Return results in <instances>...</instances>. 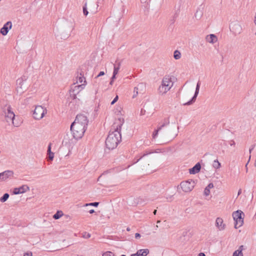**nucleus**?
Returning a JSON list of instances; mask_svg holds the SVG:
<instances>
[{
	"instance_id": "obj_1",
	"label": "nucleus",
	"mask_w": 256,
	"mask_h": 256,
	"mask_svg": "<svg viewBox=\"0 0 256 256\" xmlns=\"http://www.w3.org/2000/svg\"><path fill=\"white\" fill-rule=\"evenodd\" d=\"M115 129L114 131H110L106 140V145L109 150L116 148L121 140L120 129L118 126L114 125Z\"/></svg>"
},
{
	"instance_id": "obj_2",
	"label": "nucleus",
	"mask_w": 256,
	"mask_h": 256,
	"mask_svg": "<svg viewBox=\"0 0 256 256\" xmlns=\"http://www.w3.org/2000/svg\"><path fill=\"white\" fill-rule=\"evenodd\" d=\"M174 77L168 74L165 76L162 79L158 91L160 95H164L170 90L173 86Z\"/></svg>"
},
{
	"instance_id": "obj_3",
	"label": "nucleus",
	"mask_w": 256,
	"mask_h": 256,
	"mask_svg": "<svg viewBox=\"0 0 256 256\" xmlns=\"http://www.w3.org/2000/svg\"><path fill=\"white\" fill-rule=\"evenodd\" d=\"M2 116H4V120L7 123L9 124H12L13 126H16L14 122L15 114L10 104H6L2 108Z\"/></svg>"
},
{
	"instance_id": "obj_4",
	"label": "nucleus",
	"mask_w": 256,
	"mask_h": 256,
	"mask_svg": "<svg viewBox=\"0 0 256 256\" xmlns=\"http://www.w3.org/2000/svg\"><path fill=\"white\" fill-rule=\"evenodd\" d=\"M86 84V82L85 78L82 74H80L77 76L76 82L74 83V86L73 88V90L78 93L84 89Z\"/></svg>"
},
{
	"instance_id": "obj_5",
	"label": "nucleus",
	"mask_w": 256,
	"mask_h": 256,
	"mask_svg": "<svg viewBox=\"0 0 256 256\" xmlns=\"http://www.w3.org/2000/svg\"><path fill=\"white\" fill-rule=\"evenodd\" d=\"M88 123V120L86 116L83 114H78L76 116L74 121L72 124L86 130Z\"/></svg>"
},
{
	"instance_id": "obj_6",
	"label": "nucleus",
	"mask_w": 256,
	"mask_h": 256,
	"mask_svg": "<svg viewBox=\"0 0 256 256\" xmlns=\"http://www.w3.org/2000/svg\"><path fill=\"white\" fill-rule=\"evenodd\" d=\"M70 130L74 138L78 140L83 136L86 130L82 128L76 126L74 124H72L70 126Z\"/></svg>"
},
{
	"instance_id": "obj_7",
	"label": "nucleus",
	"mask_w": 256,
	"mask_h": 256,
	"mask_svg": "<svg viewBox=\"0 0 256 256\" xmlns=\"http://www.w3.org/2000/svg\"><path fill=\"white\" fill-rule=\"evenodd\" d=\"M124 112L122 108L120 106H118L114 110V113L117 115L118 118L114 125L118 126L120 128H121L124 122Z\"/></svg>"
},
{
	"instance_id": "obj_8",
	"label": "nucleus",
	"mask_w": 256,
	"mask_h": 256,
	"mask_svg": "<svg viewBox=\"0 0 256 256\" xmlns=\"http://www.w3.org/2000/svg\"><path fill=\"white\" fill-rule=\"evenodd\" d=\"M47 112L46 108L42 106H36L33 112V118L36 120H40L42 118Z\"/></svg>"
},
{
	"instance_id": "obj_9",
	"label": "nucleus",
	"mask_w": 256,
	"mask_h": 256,
	"mask_svg": "<svg viewBox=\"0 0 256 256\" xmlns=\"http://www.w3.org/2000/svg\"><path fill=\"white\" fill-rule=\"evenodd\" d=\"M152 156L148 154H144L136 161L134 162V163H136L139 161L142 162V170H147L148 166L150 165V162H152Z\"/></svg>"
},
{
	"instance_id": "obj_10",
	"label": "nucleus",
	"mask_w": 256,
	"mask_h": 256,
	"mask_svg": "<svg viewBox=\"0 0 256 256\" xmlns=\"http://www.w3.org/2000/svg\"><path fill=\"white\" fill-rule=\"evenodd\" d=\"M242 214H244V213L240 210H238L232 213V216L235 221L234 227L236 228L240 227L244 223Z\"/></svg>"
},
{
	"instance_id": "obj_11",
	"label": "nucleus",
	"mask_w": 256,
	"mask_h": 256,
	"mask_svg": "<svg viewBox=\"0 0 256 256\" xmlns=\"http://www.w3.org/2000/svg\"><path fill=\"white\" fill-rule=\"evenodd\" d=\"M195 182L192 180H188L183 181L180 183V187L182 190L185 192H191L195 186Z\"/></svg>"
},
{
	"instance_id": "obj_12",
	"label": "nucleus",
	"mask_w": 256,
	"mask_h": 256,
	"mask_svg": "<svg viewBox=\"0 0 256 256\" xmlns=\"http://www.w3.org/2000/svg\"><path fill=\"white\" fill-rule=\"evenodd\" d=\"M170 124L168 118L164 119L160 122L158 124L157 129L152 134V138L155 139L158 134V132L164 126H167Z\"/></svg>"
},
{
	"instance_id": "obj_13",
	"label": "nucleus",
	"mask_w": 256,
	"mask_h": 256,
	"mask_svg": "<svg viewBox=\"0 0 256 256\" xmlns=\"http://www.w3.org/2000/svg\"><path fill=\"white\" fill-rule=\"evenodd\" d=\"M17 84V91L20 94L22 93L27 88V86L26 84V78H20L16 80Z\"/></svg>"
},
{
	"instance_id": "obj_14",
	"label": "nucleus",
	"mask_w": 256,
	"mask_h": 256,
	"mask_svg": "<svg viewBox=\"0 0 256 256\" xmlns=\"http://www.w3.org/2000/svg\"><path fill=\"white\" fill-rule=\"evenodd\" d=\"M230 29L231 32L236 35L240 34L242 30L241 25L238 22L232 23Z\"/></svg>"
},
{
	"instance_id": "obj_15",
	"label": "nucleus",
	"mask_w": 256,
	"mask_h": 256,
	"mask_svg": "<svg viewBox=\"0 0 256 256\" xmlns=\"http://www.w3.org/2000/svg\"><path fill=\"white\" fill-rule=\"evenodd\" d=\"M215 226L220 231L224 230L226 228V224L224 222L223 219L220 217H218L216 218Z\"/></svg>"
},
{
	"instance_id": "obj_16",
	"label": "nucleus",
	"mask_w": 256,
	"mask_h": 256,
	"mask_svg": "<svg viewBox=\"0 0 256 256\" xmlns=\"http://www.w3.org/2000/svg\"><path fill=\"white\" fill-rule=\"evenodd\" d=\"M14 176V172L12 170H6L0 173V180L5 181L8 178H11Z\"/></svg>"
},
{
	"instance_id": "obj_17",
	"label": "nucleus",
	"mask_w": 256,
	"mask_h": 256,
	"mask_svg": "<svg viewBox=\"0 0 256 256\" xmlns=\"http://www.w3.org/2000/svg\"><path fill=\"white\" fill-rule=\"evenodd\" d=\"M30 190L29 187L26 185H23L19 188H16L14 189L13 194H23Z\"/></svg>"
},
{
	"instance_id": "obj_18",
	"label": "nucleus",
	"mask_w": 256,
	"mask_h": 256,
	"mask_svg": "<svg viewBox=\"0 0 256 256\" xmlns=\"http://www.w3.org/2000/svg\"><path fill=\"white\" fill-rule=\"evenodd\" d=\"M12 24L10 22H8L4 24L3 27L0 29V33L3 36H6L8 32V30L12 28Z\"/></svg>"
},
{
	"instance_id": "obj_19",
	"label": "nucleus",
	"mask_w": 256,
	"mask_h": 256,
	"mask_svg": "<svg viewBox=\"0 0 256 256\" xmlns=\"http://www.w3.org/2000/svg\"><path fill=\"white\" fill-rule=\"evenodd\" d=\"M200 84V82L198 81L196 84V91H195V93H194V96L192 98L190 101L184 104V105H190L196 100V98L198 94V92H199Z\"/></svg>"
},
{
	"instance_id": "obj_20",
	"label": "nucleus",
	"mask_w": 256,
	"mask_h": 256,
	"mask_svg": "<svg viewBox=\"0 0 256 256\" xmlns=\"http://www.w3.org/2000/svg\"><path fill=\"white\" fill-rule=\"evenodd\" d=\"M200 84V82L198 81L196 84V91H195V93H194V96L192 98L190 101L184 104V105H190L196 100V98L198 94V92H199Z\"/></svg>"
},
{
	"instance_id": "obj_21",
	"label": "nucleus",
	"mask_w": 256,
	"mask_h": 256,
	"mask_svg": "<svg viewBox=\"0 0 256 256\" xmlns=\"http://www.w3.org/2000/svg\"><path fill=\"white\" fill-rule=\"evenodd\" d=\"M206 40L210 44H214L218 41L216 36L214 34H210L206 36Z\"/></svg>"
},
{
	"instance_id": "obj_22",
	"label": "nucleus",
	"mask_w": 256,
	"mask_h": 256,
	"mask_svg": "<svg viewBox=\"0 0 256 256\" xmlns=\"http://www.w3.org/2000/svg\"><path fill=\"white\" fill-rule=\"evenodd\" d=\"M200 164L198 162L193 168L189 170V172L190 174H196L200 171Z\"/></svg>"
},
{
	"instance_id": "obj_23",
	"label": "nucleus",
	"mask_w": 256,
	"mask_h": 256,
	"mask_svg": "<svg viewBox=\"0 0 256 256\" xmlns=\"http://www.w3.org/2000/svg\"><path fill=\"white\" fill-rule=\"evenodd\" d=\"M98 4L94 2L90 4V10L91 13L94 14L98 12Z\"/></svg>"
},
{
	"instance_id": "obj_24",
	"label": "nucleus",
	"mask_w": 256,
	"mask_h": 256,
	"mask_svg": "<svg viewBox=\"0 0 256 256\" xmlns=\"http://www.w3.org/2000/svg\"><path fill=\"white\" fill-rule=\"evenodd\" d=\"M214 186V184L212 183H210L204 190V196H208L210 193V190Z\"/></svg>"
},
{
	"instance_id": "obj_25",
	"label": "nucleus",
	"mask_w": 256,
	"mask_h": 256,
	"mask_svg": "<svg viewBox=\"0 0 256 256\" xmlns=\"http://www.w3.org/2000/svg\"><path fill=\"white\" fill-rule=\"evenodd\" d=\"M74 26L72 24H71V25L70 26L69 29H68V32L66 34H64L63 33H62L60 34L61 38L66 39L67 38H68L70 36V34L71 32L74 30Z\"/></svg>"
},
{
	"instance_id": "obj_26",
	"label": "nucleus",
	"mask_w": 256,
	"mask_h": 256,
	"mask_svg": "<svg viewBox=\"0 0 256 256\" xmlns=\"http://www.w3.org/2000/svg\"><path fill=\"white\" fill-rule=\"evenodd\" d=\"M149 250L148 248L140 249L137 251L136 254L138 256H146L149 254Z\"/></svg>"
},
{
	"instance_id": "obj_27",
	"label": "nucleus",
	"mask_w": 256,
	"mask_h": 256,
	"mask_svg": "<svg viewBox=\"0 0 256 256\" xmlns=\"http://www.w3.org/2000/svg\"><path fill=\"white\" fill-rule=\"evenodd\" d=\"M52 144H50L48 148V160H52L54 158V153L51 152Z\"/></svg>"
},
{
	"instance_id": "obj_28",
	"label": "nucleus",
	"mask_w": 256,
	"mask_h": 256,
	"mask_svg": "<svg viewBox=\"0 0 256 256\" xmlns=\"http://www.w3.org/2000/svg\"><path fill=\"white\" fill-rule=\"evenodd\" d=\"M121 63L120 62H116V64L114 65V74H118L120 69Z\"/></svg>"
},
{
	"instance_id": "obj_29",
	"label": "nucleus",
	"mask_w": 256,
	"mask_h": 256,
	"mask_svg": "<svg viewBox=\"0 0 256 256\" xmlns=\"http://www.w3.org/2000/svg\"><path fill=\"white\" fill-rule=\"evenodd\" d=\"M63 215L62 211H58L54 216L53 218L55 220H58L61 218Z\"/></svg>"
},
{
	"instance_id": "obj_30",
	"label": "nucleus",
	"mask_w": 256,
	"mask_h": 256,
	"mask_svg": "<svg viewBox=\"0 0 256 256\" xmlns=\"http://www.w3.org/2000/svg\"><path fill=\"white\" fill-rule=\"evenodd\" d=\"M202 10L200 9L197 10L195 14L196 18L198 20H199L202 18Z\"/></svg>"
},
{
	"instance_id": "obj_31",
	"label": "nucleus",
	"mask_w": 256,
	"mask_h": 256,
	"mask_svg": "<svg viewBox=\"0 0 256 256\" xmlns=\"http://www.w3.org/2000/svg\"><path fill=\"white\" fill-rule=\"evenodd\" d=\"M144 87V85L142 84H138V86L136 87H135L134 88V93H136V95H137L138 93V90L140 88H142Z\"/></svg>"
},
{
	"instance_id": "obj_32",
	"label": "nucleus",
	"mask_w": 256,
	"mask_h": 256,
	"mask_svg": "<svg viewBox=\"0 0 256 256\" xmlns=\"http://www.w3.org/2000/svg\"><path fill=\"white\" fill-rule=\"evenodd\" d=\"M174 57L176 60H179L181 57V54L178 50L174 52Z\"/></svg>"
},
{
	"instance_id": "obj_33",
	"label": "nucleus",
	"mask_w": 256,
	"mask_h": 256,
	"mask_svg": "<svg viewBox=\"0 0 256 256\" xmlns=\"http://www.w3.org/2000/svg\"><path fill=\"white\" fill-rule=\"evenodd\" d=\"M8 197L9 194L6 193L0 198V201L2 202H5L8 199Z\"/></svg>"
},
{
	"instance_id": "obj_34",
	"label": "nucleus",
	"mask_w": 256,
	"mask_h": 256,
	"mask_svg": "<svg viewBox=\"0 0 256 256\" xmlns=\"http://www.w3.org/2000/svg\"><path fill=\"white\" fill-rule=\"evenodd\" d=\"M242 256V250H238L234 252L233 253L232 256Z\"/></svg>"
},
{
	"instance_id": "obj_35",
	"label": "nucleus",
	"mask_w": 256,
	"mask_h": 256,
	"mask_svg": "<svg viewBox=\"0 0 256 256\" xmlns=\"http://www.w3.org/2000/svg\"><path fill=\"white\" fill-rule=\"evenodd\" d=\"M213 166L214 168L218 169L220 167V164L218 160H214L213 163Z\"/></svg>"
},
{
	"instance_id": "obj_36",
	"label": "nucleus",
	"mask_w": 256,
	"mask_h": 256,
	"mask_svg": "<svg viewBox=\"0 0 256 256\" xmlns=\"http://www.w3.org/2000/svg\"><path fill=\"white\" fill-rule=\"evenodd\" d=\"M102 256H114V254L112 252L108 251L104 252Z\"/></svg>"
},
{
	"instance_id": "obj_37",
	"label": "nucleus",
	"mask_w": 256,
	"mask_h": 256,
	"mask_svg": "<svg viewBox=\"0 0 256 256\" xmlns=\"http://www.w3.org/2000/svg\"><path fill=\"white\" fill-rule=\"evenodd\" d=\"M83 13L84 14V16H87L88 14V12L87 10V8H86V4L83 7Z\"/></svg>"
},
{
	"instance_id": "obj_38",
	"label": "nucleus",
	"mask_w": 256,
	"mask_h": 256,
	"mask_svg": "<svg viewBox=\"0 0 256 256\" xmlns=\"http://www.w3.org/2000/svg\"><path fill=\"white\" fill-rule=\"evenodd\" d=\"M98 202H92V203L86 204H85V206H98Z\"/></svg>"
},
{
	"instance_id": "obj_39",
	"label": "nucleus",
	"mask_w": 256,
	"mask_h": 256,
	"mask_svg": "<svg viewBox=\"0 0 256 256\" xmlns=\"http://www.w3.org/2000/svg\"><path fill=\"white\" fill-rule=\"evenodd\" d=\"M24 256H32V253L31 252H28L24 253Z\"/></svg>"
},
{
	"instance_id": "obj_40",
	"label": "nucleus",
	"mask_w": 256,
	"mask_h": 256,
	"mask_svg": "<svg viewBox=\"0 0 256 256\" xmlns=\"http://www.w3.org/2000/svg\"><path fill=\"white\" fill-rule=\"evenodd\" d=\"M118 99V96H116L114 98V100L112 102L111 104H112V105L114 104L115 102H117Z\"/></svg>"
},
{
	"instance_id": "obj_41",
	"label": "nucleus",
	"mask_w": 256,
	"mask_h": 256,
	"mask_svg": "<svg viewBox=\"0 0 256 256\" xmlns=\"http://www.w3.org/2000/svg\"><path fill=\"white\" fill-rule=\"evenodd\" d=\"M229 144L232 146H234L236 143L234 140H230L228 142Z\"/></svg>"
},
{
	"instance_id": "obj_42",
	"label": "nucleus",
	"mask_w": 256,
	"mask_h": 256,
	"mask_svg": "<svg viewBox=\"0 0 256 256\" xmlns=\"http://www.w3.org/2000/svg\"><path fill=\"white\" fill-rule=\"evenodd\" d=\"M104 72H100L98 74L96 77V78H98L100 76H104Z\"/></svg>"
},
{
	"instance_id": "obj_43",
	"label": "nucleus",
	"mask_w": 256,
	"mask_h": 256,
	"mask_svg": "<svg viewBox=\"0 0 256 256\" xmlns=\"http://www.w3.org/2000/svg\"><path fill=\"white\" fill-rule=\"evenodd\" d=\"M141 237V235L139 233L135 234V238L136 239H138Z\"/></svg>"
},
{
	"instance_id": "obj_44",
	"label": "nucleus",
	"mask_w": 256,
	"mask_h": 256,
	"mask_svg": "<svg viewBox=\"0 0 256 256\" xmlns=\"http://www.w3.org/2000/svg\"><path fill=\"white\" fill-rule=\"evenodd\" d=\"M117 74H114V73L113 72L112 76L111 78V79L112 80V81H114V80L116 78V75Z\"/></svg>"
},
{
	"instance_id": "obj_45",
	"label": "nucleus",
	"mask_w": 256,
	"mask_h": 256,
	"mask_svg": "<svg viewBox=\"0 0 256 256\" xmlns=\"http://www.w3.org/2000/svg\"><path fill=\"white\" fill-rule=\"evenodd\" d=\"M84 237L85 238H89L90 237V234H86V236H84Z\"/></svg>"
},
{
	"instance_id": "obj_46",
	"label": "nucleus",
	"mask_w": 256,
	"mask_h": 256,
	"mask_svg": "<svg viewBox=\"0 0 256 256\" xmlns=\"http://www.w3.org/2000/svg\"><path fill=\"white\" fill-rule=\"evenodd\" d=\"M198 256H206L204 253L201 252Z\"/></svg>"
},
{
	"instance_id": "obj_47",
	"label": "nucleus",
	"mask_w": 256,
	"mask_h": 256,
	"mask_svg": "<svg viewBox=\"0 0 256 256\" xmlns=\"http://www.w3.org/2000/svg\"><path fill=\"white\" fill-rule=\"evenodd\" d=\"M130 256H138V254H137L136 252L135 254H132L130 255Z\"/></svg>"
},
{
	"instance_id": "obj_48",
	"label": "nucleus",
	"mask_w": 256,
	"mask_h": 256,
	"mask_svg": "<svg viewBox=\"0 0 256 256\" xmlns=\"http://www.w3.org/2000/svg\"><path fill=\"white\" fill-rule=\"evenodd\" d=\"M114 81H112V80L111 79L110 80V85H112L113 84V82H114Z\"/></svg>"
},
{
	"instance_id": "obj_49",
	"label": "nucleus",
	"mask_w": 256,
	"mask_h": 256,
	"mask_svg": "<svg viewBox=\"0 0 256 256\" xmlns=\"http://www.w3.org/2000/svg\"><path fill=\"white\" fill-rule=\"evenodd\" d=\"M94 210H90V214H92V213H94Z\"/></svg>"
},
{
	"instance_id": "obj_50",
	"label": "nucleus",
	"mask_w": 256,
	"mask_h": 256,
	"mask_svg": "<svg viewBox=\"0 0 256 256\" xmlns=\"http://www.w3.org/2000/svg\"><path fill=\"white\" fill-rule=\"evenodd\" d=\"M252 150H253V148H250V150H249L250 153L252 152Z\"/></svg>"
},
{
	"instance_id": "obj_51",
	"label": "nucleus",
	"mask_w": 256,
	"mask_h": 256,
	"mask_svg": "<svg viewBox=\"0 0 256 256\" xmlns=\"http://www.w3.org/2000/svg\"><path fill=\"white\" fill-rule=\"evenodd\" d=\"M241 193V190H240L238 192V195H240Z\"/></svg>"
},
{
	"instance_id": "obj_52",
	"label": "nucleus",
	"mask_w": 256,
	"mask_h": 256,
	"mask_svg": "<svg viewBox=\"0 0 256 256\" xmlns=\"http://www.w3.org/2000/svg\"><path fill=\"white\" fill-rule=\"evenodd\" d=\"M153 213H154V214H156V210H154V211Z\"/></svg>"
},
{
	"instance_id": "obj_53",
	"label": "nucleus",
	"mask_w": 256,
	"mask_h": 256,
	"mask_svg": "<svg viewBox=\"0 0 256 256\" xmlns=\"http://www.w3.org/2000/svg\"><path fill=\"white\" fill-rule=\"evenodd\" d=\"M254 166H256V160H255V162H254Z\"/></svg>"
},
{
	"instance_id": "obj_54",
	"label": "nucleus",
	"mask_w": 256,
	"mask_h": 256,
	"mask_svg": "<svg viewBox=\"0 0 256 256\" xmlns=\"http://www.w3.org/2000/svg\"><path fill=\"white\" fill-rule=\"evenodd\" d=\"M160 220H158V221H157V223H158H158H160Z\"/></svg>"
},
{
	"instance_id": "obj_55",
	"label": "nucleus",
	"mask_w": 256,
	"mask_h": 256,
	"mask_svg": "<svg viewBox=\"0 0 256 256\" xmlns=\"http://www.w3.org/2000/svg\"><path fill=\"white\" fill-rule=\"evenodd\" d=\"M130 230L129 228H127V230L129 231Z\"/></svg>"
},
{
	"instance_id": "obj_56",
	"label": "nucleus",
	"mask_w": 256,
	"mask_h": 256,
	"mask_svg": "<svg viewBox=\"0 0 256 256\" xmlns=\"http://www.w3.org/2000/svg\"><path fill=\"white\" fill-rule=\"evenodd\" d=\"M121 256H126L124 254H122Z\"/></svg>"
}]
</instances>
